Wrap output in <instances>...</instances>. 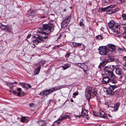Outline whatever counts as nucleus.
<instances>
[{
	"label": "nucleus",
	"instance_id": "1",
	"mask_svg": "<svg viewBox=\"0 0 126 126\" xmlns=\"http://www.w3.org/2000/svg\"><path fill=\"white\" fill-rule=\"evenodd\" d=\"M43 28H41V31H45L46 32H41L38 31L39 33H41L42 35L45 34V36H40L35 39L33 40L34 43L37 44L39 43L43 42L44 41H46L48 39V36L47 35L50 33V32H53L54 30V26L53 24L51 23L48 24H44L42 25Z\"/></svg>",
	"mask_w": 126,
	"mask_h": 126
},
{
	"label": "nucleus",
	"instance_id": "2",
	"mask_svg": "<svg viewBox=\"0 0 126 126\" xmlns=\"http://www.w3.org/2000/svg\"><path fill=\"white\" fill-rule=\"evenodd\" d=\"M107 75L103 77L102 81L103 84H106L109 83V84H115L117 83V78L113 76L112 77V75Z\"/></svg>",
	"mask_w": 126,
	"mask_h": 126
},
{
	"label": "nucleus",
	"instance_id": "3",
	"mask_svg": "<svg viewBox=\"0 0 126 126\" xmlns=\"http://www.w3.org/2000/svg\"><path fill=\"white\" fill-rule=\"evenodd\" d=\"M99 53L101 55H105L107 57H110L111 56V52L105 46L100 47L98 49Z\"/></svg>",
	"mask_w": 126,
	"mask_h": 126
},
{
	"label": "nucleus",
	"instance_id": "4",
	"mask_svg": "<svg viewBox=\"0 0 126 126\" xmlns=\"http://www.w3.org/2000/svg\"><path fill=\"white\" fill-rule=\"evenodd\" d=\"M115 68V66L113 65H108L105 67L104 71L106 75L109 76L112 75V77H116L112 72Z\"/></svg>",
	"mask_w": 126,
	"mask_h": 126
},
{
	"label": "nucleus",
	"instance_id": "5",
	"mask_svg": "<svg viewBox=\"0 0 126 126\" xmlns=\"http://www.w3.org/2000/svg\"><path fill=\"white\" fill-rule=\"evenodd\" d=\"M115 6V5H114L108 6V9H107V11L106 12L107 14L110 15L112 14L115 13L119 11V8H117L116 9H113Z\"/></svg>",
	"mask_w": 126,
	"mask_h": 126
},
{
	"label": "nucleus",
	"instance_id": "6",
	"mask_svg": "<svg viewBox=\"0 0 126 126\" xmlns=\"http://www.w3.org/2000/svg\"><path fill=\"white\" fill-rule=\"evenodd\" d=\"M120 26L117 23V24H115V26L112 29V30L113 32L115 33L114 34V35L116 37H117L120 36Z\"/></svg>",
	"mask_w": 126,
	"mask_h": 126
},
{
	"label": "nucleus",
	"instance_id": "7",
	"mask_svg": "<svg viewBox=\"0 0 126 126\" xmlns=\"http://www.w3.org/2000/svg\"><path fill=\"white\" fill-rule=\"evenodd\" d=\"M92 89L91 87H87L86 90L85 95L88 102H89L90 101V99L91 96V93L92 92L91 90Z\"/></svg>",
	"mask_w": 126,
	"mask_h": 126
},
{
	"label": "nucleus",
	"instance_id": "8",
	"mask_svg": "<svg viewBox=\"0 0 126 126\" xmlns=\"http://www.w3.org/2000/svg\"><path fill=\"white\" fill-rule=\"evenodd\" d=\"M52 92V91L51 89L47 90L41 91L39 95H41L47 96Z\"/></svg>",
	"mask_w": 126,
	"mask_h": 126
},
{
	"label": "nucleus",
	"instance_id": "9",
	"mask_svg": "<svg viewBox=\"0 0 126 126\" xmlns=\"http://www.w3.org/2000/svg\"><path fill=\"white\" fill-rule=\"evenodd\" d=\"M69 115H65L64 116H62L61 118H59L57 121L55 122L54 123V124L57 123L58 125L60 123V122L66 118H69Z\"/></svg>",
	"mask_w": 126,
	"mask_h": 126
},
{
	"label": "nucleus",
	"instance_id": "10",
	"mask_svg": "<svg viewBox=\"0 0 126 126\" xmlns=\"http://www.w3.org/2000/svg\"><path fill=\"white\" fill-rule=\"evenodd\" d=\"M70 22L69 20H64L62 22L61 26L63 28H65L68 25Z\"/></svg>",
	"mask_w": 126,
	"mask_h": 126
},
{
	"label": "nucleus",
	"instance_id": "11",
	"mask_svg": "<svg viewBox=\"0 0 126 126\" xmlns=\"http://www.w3.org/2000/svg\"><path fill=\"white\" fill-rule=\"evenodd\" d=\"M108 47L110 49V51L111 52H114L115 51V46L112 44H108Z\"/></svg>",
	"mask_w": 126,
	"mask_h": 126
},
{
	"label": "nucleus",
	"instance_id": "12",
	"mask_svg": "<svg viewBox=\"0 0 126 126\" xmlns=\"http://www.w3.org/2000/svg\"><path fill=\"white\" fill-rule=\"evenodd\" d=\"M117 23H115V21H110L109 23L108 26L109 28H110L111 30L115 26V24Z\"/></svg>",
	"mask_w": 126,
	"mask_h": 126
},
{
	"label": "nucleus",
	"instance_id": "13",
	"mask_svg": "<svg viewBox=\"0 0 126 126\" xmlns=\"http://www.w3.org/2000/svg\"><path fill=\"white\" fill-rule=\"evenodd\" d=\"M106 92L107 93V94L109 95H113L114 93H116L117 94L119 92L118 91H115V92H114L113 91L111 90H110V89L109 88L108 90H106Z\"/></svg>",
	"mask_w": 126,
	"mask_h": 126
},
{
	"label": "nucleus",
	"instance_id": "14",
	"mask_svg": "<svg viewBox=\"0 0 126 126\" xmlns=\"http://www.w3.org/2000/svg\"><path fill=\"white\" fill-rule=\"evenodd\" d=\"M115 84H109L110 86L109 88L110 89V90H111L113 91L118 86L115 85Z\"/></svg>",
	"mask_w": 126,
	"mask_h": 126
},
{
	"label": "nucleus",
	"instance_id": "15",
	"mask_svg": "<svg viewBox=\"0 0 126 126\" xmlns=\"http://www.w3.org/2000/svg\"><path fill=\"white\" fill-rule=\"evenodd\" d=\"M81 114V115L82 116H88L87 110L84 108H82Z\"/></svg>",
	"mask_w": 126,
	"mask_h": 126
},
{
	"label": "nucleus",
	"instance_id": "16",
	"mask_svg": "<svg viewBox=\"0 0 126 126\" xmlns=\"http://www.w3.org/2000/svg\"><path fill=\"white\" fill-rule=\"evenodd\" d=\"M115 72L116 74L118 75H121L122 72V70L120 68H116V69Z\"/></svg>",
	"mask_w": 126,
	"mask_h": 126
},
{
	"label": "nucleus",
	"instance_id": "17",
	"mask_svg": "<svg viewBox=\"0 0 126 126\" xmlns=\"http://www.w3.org/2000/svg\"><path fill=\"white\" fill-rule=\"evenodd\" d=\"M38 124L40 126H45L46 123L45 121L42 120L38 121Z\"/></svg>",
	"mask_w": 126,
	"mask_h": 126
},
{
	"label": "nucleus",
	"instance_id": "18",
	"mask_svg": "<svg viewBox=\"0 0 126 126\" xmlns=\"http://www.w3.org/2000/svg\"><path fill=\"white\" fill-rule=\"evenodd\" d=\"M97 116H99L102 117H104L106 116L105 112L102 111H100L99 112H98Z\"/></svg>",
	"mask_w": 126,
	"mask_h": 126
},
{
	"label": "nucleus",
	"instance_id": "19",
	"mask_svg": "<svg viewBox=\"0 0 126 126\" xmlns=\"http://www.w3.org/2000/svg\"><path fill=\"white\" fill-rule=\"evenodd\" d=\"M82 44L80 43H76L74 42L72 43V45L73 47H80Z\"/></svg>",
	"mask_w": 126,
	"mask_h": 126
},
{
	"label": "nucleus",
	"instance_id": "20",
	"mask_svg": "<svg viewBox=\"0 0 126 126\" xmlns=\"http://www.w3.org/2000/svg\"><path fill=\"white\" fill-rule=\"evenodd\" d=\"M41 67L40 66H38L37 69L33 73L34 75H36L37 74H38L40 72V70L41 69Z\"/></svg>",
	"mask_w": 126,
	"mask_h": 126
},
{
	"label": "nucleus",
	"instance_id": "21",
	"mask_svg": "<svg viewBox=\"0 0 126 126\" xmlns=\"http://www.w3.org/2000/svg\"><path fill=\"white\" fill-rule=\"evenodd\" d=\"M119 105L120 104L119 103H116L114 105V111H116L117 110L119 107Z\"/></svg>",
	"mask_w": 126,
	"mask_h": 126
},
{
	"label": "nucleus",
	"instance_id": "22",
	"mask_svg": "<svg viewBox=\"0 0 126 126\" xmlns=\"http://www.w3.org/2000/svg\"><path fill=\"white\" fill-rule=\"evenodd\" d=\"M83 21L84 20L83 19H81L80 20L79 24L80 26H82L83 27H84L85 25L83 23Z\"/></svg>",
	"mask_w": 126,
	"mask_h": 126
},
{
	"label": "nucleus",
	"instance_id": "23",
	"mask_svg": "<svg viewBox=\"0 0 126 126\" xmlns=\"http://www.w3.org/2000/svg\"><path fill=\"white\" fill-rule=\"evenodd\" d=\"M118 52L120 53H121L125 51V48H120L119 47L118 49Z\"/></svg>",
	"mask_w": 126,
	"mask_h": 126
},
{
	"label": "nucleus",
	"instance_id": "24",
	"mask_svg": "<svg viewBox=\"0 0 126 126\" xmlns=\"http://www.w3.org/2000/svg\"><path fill=\"white\" fill-rule=\"evenodd\" d=\"M107 62H103L102 63H100V64L99 66L98 67L99 68H100L101 66L103 67L104 65L107 63Z\"/></svg>",
	"mask_w": 126,
	"mask_h": 126
},
{
	"label": "nucleus",
	"instance_id": "25",
	"mask_svg": "<svg viewBox=\"0 0 126 126\" xmlns=\"http://www.w3.org/2000/svg\"><path fill=\"white\" fill-rule=\"evenodd\" d=\"M108 6L104 8H100V10L102 12H105V11H107V9H108Z\"/></svg>",
	"mask_w": 126,
	"mask_h": 126
},
{
	"label": "nucleus",
	"instance_id": "26",
	"mask_svg": "<svg viewBox=\"0 0 126 126\" xmlns=\"http://www.w3.org/2000/svg\"><path fill=\"white\" fill-rule=\"evenodd\" d=\"M7 28V27L6 26L3 25L1 24V27H0V28L2 30H4Z\"/></svg>",
	"mask_w": 126,
	"mask_h": 126
},
{
	"label": "nucleus",
	"instance_id": "27",
	"mask_svg": "<svg viewBox=\"0 0 126 126\" xmlns=\"http://www.w3.org/2000/svg\"><path fill=\"white\" fill-rule=\"evenodd\" d=\"M7 32L10 33H11L12 31V29L11 27H8L6 29Z\"/></svg>",
	"mask_w": 126,
	"mask_h": 126
},
{
	"label": "nucleus",
	"instance_id": "28",
	"mask_svg": "<svg viewBox=\"0 0 126 126\" xmlns=\"http://www.w3.org/2000/svg\"><path fill=\"white\" fill-rule=\"evenodd\" d=\"M96 38L99 40H102L103 39V37L100 35L97 36L96 37Z\"/></svg>",
	"mask_w": 126,
	"mask_h": 126
},
{
	"label": "nucleus",
	"instance_id": "29",
	"mask_svg": "<svg viewBox=\"0 0 126 126\" xmlns=\"http://www.w3.org/2000/svg\"><path fill=\"white\" fill-rule=\"evenodd\" d=\"M121 16L122 18L124 20H126V14L125 13L123 14Z\"/></svg>",
	"mask_w": 126,
	"mask_h": 126
},
{
	"label": "nucleus",
	"instance_id": "30",
	"mask_svg": "<svg viewBox=\"0 0 126 126\" xmlns=\"http://www.w3.org/2000/svg\"><path fill=\"white\" fill-rule=\"evenodd\" d=\"M45 61H41L39 62V64L41 67V66L45 64Z\"/></svg>",
	"mask_w": 126,
	"mask_h": 126
},
{
	"label": "nucleus",
	"instance_id": "31",
	"mask_svg": "<svg viewBox=\"0 0 126 126\" xmlns=\"http://www.w3.org/2000/svg\"><path fill=\"white\" fill-rule=\"evenodd\" d=\"M26 119V117L25 116H23L21 118V121L22 122H24Z\"/></svg>",
	"mask_w": 126,
	"mask_h": 126
},
{
	"label": "nucleus",
	"instance_id": "32",
	"mask_svg": "<svg viewBox=\"0 0 126 126\" xmlns=\"http://www.w3.org/2000/svg\"><path fill=\"white\" fill-rule=\"evenodd\" d=\"M50 89L52 90L53 92V91H55L58 90V89L57 87H54L52 88L51 89Z\"/></svg>",
	"mask_w": 126,
	"mask_h": 126
},
{
	"label": "nucleus",
	"instance_id": "33",
	"mask_svg": "<svg viewBox=\"0 0 126 126\" xmlns=\"http://www.w3.org/2000/svg\"><path fill=\"white\" fill-rule=\"evenodd\" d=\"M125 0H117V1L119 4H121L123 3Z\"/></svg>",
	"mask_w": 126,
	"mask_h": 126
},
{
	"label": "nucleus",
	"instance_id": "34",
	"mask_svg": "<svg viewBox=\"0 0 126 126\" xmlns=\"http://www.w3.org/2000/svg\"><path fill=\"white\" fill-rule=\"evenodd\" d=\"M70 64L68 63H66L64 64V66L67 68L69 67L70 66Z\"/></svg>",
	"mask_w": 126,
	"mask_h": 126
},
{
	"label": "nucleus",
	"instance_id": "35",
	"mask_svg": "<svg viewBox=\"0 0 126 126\" xmlns=\"http://www.w3.org/2000/svg\"><path fill=\"white\" fill-rule=\"evenodd\" d=\"M114 60V59L113 58H110L108 60V62H111L113 61Z\"/></svg>",
	"mask_w": 126,
	"mask_h": 126
},
{
	"label": "nucleus",
	"instance_id": "36",
	"mask_svg": "<svg viewBox=\"0 0 126 126\" xmlns=\"http://www.w3.org/2000/svg\"><path fill=\"white\" fill-rule=\"evenodd\" d=\"M75 65H77L81 69H83V68L81 66V63H76L75 64Z\"/></svg>",
	"mask_w": 126,
	"mask_h": 126
},
{
	"label": "nucleus",
	"instance_id": "37",
	"mask_svg": "<svg viewBox=\"0 0 126 126\" xmlns=\"http://www.w3.org/2000/svg\"><path fill=\"white\" fill-rule=\"evenodd\" d=\"M126 76L125 75H122L120 77V78L121 79L124 80V79H126Z\"/></svg>",
	"mask_w": 126,
	"mask_h": 126
},
{
	"label": "nucleus",
	"instance_id": "38",
	"mask_svg": "<svg viewBox=\"0 0 126 126\" xmlns=\"http://www.w3.org/2000/svg\"><path fill=\"white\" fill-rule=\"evenodd\" d=\"M29 106L31 107H35V106L34 104L32 103H31L29 104Z\"/></svg>",
	"mask_w": 126,
	"mask_h": 126
},
{
	"label": "nucleus",
	"instance_id": "39",
	"mask_svg": "<svg viewBox=\"0 0 126 126\" xmlns=\"http://www.w3.org/2000/svg\"><path fill=\"white\" fill-rule=\"evenodd\" d=\"M121 25H122V26H123V28H126V24H121Z\"/></svg>",
	"mask_w": 126,
	"mask_h": 126
},
{
	"label": "nucleus",
	"instance_id": "40",
	"mask_svg": "<svg viewBox=\"0 0 126 126\" xmlns=\"http://www.w3.org/2000/svg\"><path fill=\"white\" fill-rule=\"evenodd\" d=\"M92 93H93L94 95L96 96V97H97V93L95 91H94V92H92Z\"/></svg>",
	"mask_w": 126,
	"mask_h": 126
},
{
	"label": "nucleus",
	"instance_id": "41",
	"mask_svg": "<svg viewBox=\"0 0 126 126\" xmlns=\"http://www.w3.org/2000/svg\"><path fill=\"white\" fill-rule=\"evenodd\" d=\"M17 93V95L18 96L20 97L21 96V92H18Z\"/></svg>",
	"mask_w": 126,
	"mask_h": 126
},
{
	"label": "nucleus",
	"instance_id": "42",
	"mask_svg": "<svg viewBox=\"0 0 126 126\" xmlns=\"http://www.w3.org/2000/svg\"><path fill=\"white\" fill-rule=\"evenodd\" d=\"M123 37L124 38L126 39V32H125L123 34Z\"/></svg>",
	"mask_w": 126,
	"mask_h": 126
},
{
	"label": "nucleus",
	"instance_id": "43",
	"mask_svg": "<svg viewBox=\"0 0 126 126\" xmlns=\"http://www.w3.org/2000/svg\"><path fill=\"white\" fill-rule=\"evenodd\" d=\"M78 94V92H76L73 94L75 96L77 95Z\"/></svg>",
	"mask_w": 126,
	"mask_h": 126
},
{
	"label": "nucleus",
	"instance_id": "44",
	"mask_svg": "<svg viewBox=\"0 0 126 126\" xmlns=\"http://www.w3.org/2000/svg\"><path fill=\"white\" fill-rule=\"evenodd\" d=\"M87 4L88 5L91 6L92 5V2L91 1H89L88 2H87Z\"/></svg>",
	"mask_w": 126,
	"mask_h": 126
},
{
	"label": "nucleus",
	"instance_id": "45",
	"mask_svg": "<svg viewBox=\"0 0 126 126\" xmlns=\"http://www.w3.org/2000/svg\"><path fill=\"white\" fill-rule=\"evenodd\" d=\"M21 89L20 88H17V91L18 92H21Z\"/></svg>",
	"mask_w": 126,
	"mask_h": 126
},
{
	"label": "nucleus",
	"instance_id": "46",
	"mask_svg": "<svg viewBox=\"0 0 126 126\" xmlns=\"http://www.w3.org/2000/svg\"><path fill=\"white\" fill-rule=\"evenodd\" d=\"M70 56V54L69 53H68L66 54L65 56V57H68L69 56Z\"/></svg>",
	"mask_w": 126,
	"mask_h": 126
},
{
	"label": "nucleus",
	"instance_id": "47",
	"mask_svg": "<svg viewBox=\"0 0 126 126\" xmlns=\"http://www.w3.org/2000/svg\"><path fill=\"white\" fill-rule=\"evenodd\" d=\"M61 67L63 68V70H65L66 69H67V68L64 66L63 65H62L61 66Z\"/></svg>",
	"mask_w": 126,
	"mask_h": 126
},
{
	"label": "nucleus",
	"instance_id": "48",
	"mask_svg": "<svg viewBox=\"0 0 126 126\" xmlns=\"http://www.w3.org/2000/svg\"><path fill=\"white\" fill-rule=\"evenodd\" d=\"M20 83L23 87H24L25 88H26L25 87V84L24 83L21 82Z\"/></svg>",
	"mask_w": 126,
	"mask_h": 126
},
{
	"label": "nucleus",
	"instance_id": "49",
	"mask_svg": "<svg viewBox=\"0 0 126 126\" xmlns=\"http://www.w3.org/2000/svg\"><path fill=\"white\" fill-rule=\"evenodd\" d=\"M13 93L15 94H17V92L15 90H13L12 91Z\"/></svg>",
	"mask_w": 126,
	"mask_h": 126
},
{
	"label": "nucleus",
	"instance_id": "50",
	"mask_svg": "<svg viewBox=\"0 0 126 126\" xmlns=\"http://www.w3.org/2000/svg\"><path fill=\"white\" fill-rule=\"evenodd\" d=\"M74 115L75 116L78 117L79 118H80L81 117V115H76L75 114H74Z\"/></svg>",
	"mask_w": 126,
	"mask_h": 126
},
{
	"label": "nucleus",
	"instance_id": "51",
	"mask_svg": "<svg viewBox=\"0 0 126 126\" xmlns=\"http://www.w3.org/2000/svg\"><path fill=\"white\" fill-rule=\"evenodd\" d=\"M31 35H32L31 34H30L28 35L27 37V38H30L31 37Z\"/></svg>",
	"mask_w": 126,
	"mask_h": 126
},
{
	"label": "nucleus",
	"instance_id": "52",
	"mask_svg": "<svg viewBox=\"0 0 126 126\" xmlns=\"http://www.w3.org/2000/svg\"><path fill=\"white\" fill-rule=\"evenodd\" d=\"M69 18V17L68 16L66 17L64 19L65 20H68V19Z\"/></svg>",
	"mask_w": 126,
	"mask_h": 126
},
{
	"label": "nucleus",
	"instance_id": "53",
	"mask_svg": "<svg viewBox=\"0 0 126 126\" xmlns=\"http://www.w3.org/2000/svg\"><path fill=\"white\" fill-rule=\"evenodd\" d=\"M105 105H107V108H108L109 107V106L108 104V103H105Z\"/></svg>",
	"mask_w": 126,
	"mask_h": 126
},
{
	"label": "nucleus",
	"instance_id": "54",
	"mask_svg": "<svg viewBox=\"0 0 126 126\" xmlns=\"http://www.w3.org/2000/svg\"><path fill=\"white\" fill-rule=\"evenodd\" d=\"M27 85L29 88H31L32 86L30 84H27Z\"/></svg>",
	"mask_w": 126,
	"mask_h": 126
},
{
	"label": "nucleus",
	"instance_id": "55",
	"mask_svg": "<svg viewBox=\"0 0 126 126\" xmlns=\"http://www.w3.org/2000/svg\"><path fill=\"white\" fill-rule=\"evenodd\" d=\"M13 87V86H10L9 88L11 89H12Z\"/></svg>",
	"mask_w": 126,
	"mask_h": 126
},
{
	"label": "nucleus",
	"instance_id": "56",
	"mask_svg": "<svg viewBox=\"0 0 126 126\" xmlns=\"http://www.w3.org/2000/svg\"><path fill=\"white\" fill-rule=\"evenodd\" d=\"M61 34H60L59 36L58 37V39H59L61 37Z\"/></svg>",
	"mask_w": 126,
	"mask_h": 126
},
{
	"label": "nucleus",
	"instance_id": "57",
	"mask_svg": "<svg viewBox=\"0 0 126 126\" xmlns=\"http://www.w3.org/2000/svg\"><path fill=\"white\" fill-rule=\"evenodd\" d=\"M10 84H9V83H8L7 84V85L8 86H9V87H10Z\"/></svg>",
	"mask_w": 126,
	"mask_h": 126
},
{
	"label": "nucleus",
	"instance_id": "58",
	"mask_svg": "<svg viewBox=\"0 0 126 126\" xmlns=\"http://www.w3.org/2000/svg\"><path fill=\"white\" fill-rule=\"evenodd\" d=\"M124 59L126 61V56H124Z\"/></svg>",
	"mask_w": 126,
	"mask_h": 126
},
{
	"label": "nucleus",
	"instance_id": "59",
	"mask_svg": "<svg viewBox=\"0 0 126 126\" xmlns=\"http://www.w3.org/2000/svg\"><path fill=\"white\" fill-rule=\"evenodd\" d=\"M15 83V84H17V82H13L11 84H12V85H13V84L14 83Z\"/></svg>",
	"mask_w": 126,
	"mask_h": 126
},
{
	"label": "nucleus",
	"instance_id": "60",
	"mask_svg": "<svg viewBox=\"0 0 126 126\" xmlns=\"http://www.w3.org/2000/svg\"><path fill=\"white\" fill-rule=\"evenodd\" d=\"M71 102H73V100L72 98H71Z\"/></svg>",
	"mask_w": 126,
	"mask_h": 126
},
{
	"label": "nucleus",
	"instance_id": "61",
	"mask_svg": "<svg viewBox=\"0 0 126 126\" xmlns=\"http://www.w3.org/2000/svg\"><path fill=\"white\" fill-rule=\"evenodd\" d=\"M9 91L10 92H12V90H9Z\"/></svg>",
	"mask_w": 126,
	"mask_h": 126
},
{
	"label": "nucleus",
	"instance_id": "62",
	"mask_svg": "<svg viewBox=\"0 0 126 126\" xmlns=\"http://www.w3.org/2000/svg\"><path fill=\"white\" fill-rule=\"evenodd\" d=\"M66 11V9H64V10H63V11L64 12H65V11Z\"/></svg>",
	"mask_w": 126,
	"mask_h": 126
},
{
	"label": "nucleus",
	"instance_id": "63",
	"mask_svg": "<svg viewBox=\"0 0 126 126\" xmlns=\"http://www.w3.org/2000/svg\"><path fill=\"white\" fill-rule=\"evenodd\" d=\"M82 69L83 70V71H84V72H86V70H84V69H83H83Z\"/></svg>",
	"mask_w": 126,
	"mask_h": 126
},
{
	"label": "nucleus",
	"instance_id": "64",
	"mask_svg": "<svg viewBox=\"0 0 126 126\" xmlns=\"http://www.w3.org/2000/svg\"><path fill=\"white\" fill-rule=\"evenodd\" d=\"M108 116L109 117H110V116H111V115L110 114H108Z\"/></svg>",
	"mask_w": 126,
	"mask_h": 126
}]
</instances>
